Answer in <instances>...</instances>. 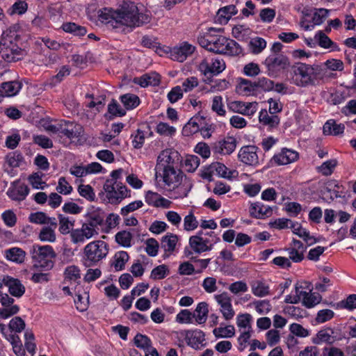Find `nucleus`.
Here are the masks:
<instances>
[{"instance_id":"nucleus-13","label":"nucleus","mask_w":356,"mask_h":356,"mask_svg":"<svg viewBox=\"0 0 356 356\" xmlns=\"http://www.w3.org/2000/svg\"><path fill=\"white\" fill-rule=\"evenodd\" d=\"M213 174L229 180L236 179L238 176L237 170L229 169L223 163L219 162L211 163L207 171L204 173L203 177L211 179Z\"/></svg>"},{"instance_id":"nucleus-8","label":"nucleus","mask_w":356,"mask_h":356,"mask_svg":"<svg viewBox=\"0 0 356 356\" xmlns=\"http://www.w3.org/2000/svg\"><path fill=\"white\" fill-rule=\"evenodd\" d=\"M103 189L108 202L112 204H119L131 196L130 189L122 183H115L113 180H106Z\"/></svg>"},{"instance_id":"nucleus-3","label":"nucleus","mask_w":356,"mask_h":356,"mask_svg":"<svg viewBox=\"0 0 356 356\" xmlns=\"http://www.w3.org/2000/svg\"><path fill=\"white\" fill-rule=\"evenodd\" d=\"M18 24L10 26L0 39V55L7 62H16L22 58V50L17 43Z\"/></svg>"},{"instance_id":"nucleus-55","label":"nucleus","mask_w":356,"mask_h":356,"mask_svg":"<svg viewBox=\"0 0 356 356\" xmlns=\"http://www.w3.org/2000/svg\"><path fill=\"white\" fill-rule=\"evenodd\" d=\"M22 161L23 156L17 152H10L6 156V163L12 168L19 167Z\"/></svg>"},{"instance_id":"nucleus-53","label":"nucleus","mask_w":356,"mask_h":356,"mask_svg":"<svg viewBox=\"0 0 356 356\" xmlns=\"http://www.w3.org/2000/svg\"><path fill=\"white\" fill-rule=\"evenodd\" d=\"M252 316L250 314H238L236 317V325L241 330H251Z\"/></svg>"},{"instance_id":"nucleus-15","label":"nucleus","mask_w":356,"mask_h":356,"mask_svg":"<svg viewBox=\"0 0 356 356\" xmlns=\"http://www.w3.org/2000/svg\"><path fill=\"white\" fill-rule=\"evenodd\" d=\"M195 46L187 41L179 42L172 47L171 59L179 63H183L195 51Z\"/></svg>"},{"instance_id":"nucleus-41","label":"nucleus","mask_w":356,"mask_h":356,"mask_svg":"<svg viewBox=\"0 0 356 356\" xmlns=\"http://www.w3.org/2000/svg\"><path fill=\"white\" fill-rule=\"evenodd\" d=\"M252 294L259 298L268 296L270 294L269 285L264 281L256 280L250 284Z\"/></svg>"},{"instance_id":"nucleus-22","label":"nucleus","mask_w":356,"mask_h":356,"mask_svg":"<svg viewBox=\"0 0 356 356\" xmlns=\"http://www.w3.org/2000/svg\"><path fill=\"white\" fill-rule=\"evenodd\" d=\"M29 193V188L28 186L17 180L12 183L6 194L13 200L22 201L25 200Z\"/></svg>"},{"instance_id":"nucleus-26","label":"nucleus","mask_w":356,"mask_h":356,"mask_svg":"<svg viewBox=\"0 0 356 356\" xmlns=\"http://www.w3.org/2000/svg\"><path fill=\"white\" fill-rule=\"evenodd\" d=\"M250 215L255 218L264 219L273 214V209L260 202L252 203L249 208Z\"/></svg>"},{"instance_id":"nucleus-5","label":"nucleus","mask_w":356,"mask_h":356,"mask_svg":"<svg viewBox=\"0 0 356 356\" xmlns=\"http://www.w3.org/2000/svg\"><path fill=\"white\" fill-rule=\"evenodd\" d=\"M162 178L163 181L170 188H178L179 192L177 195H175L174 198H183L187 196L189 188L188 184L186 183L182 184L183 172L179 170L172 168H165L162 169Z\"/></svg>"},{"instance_id":"nucleus-35","label":"nucleus","mask_w":356,"mask_h":356,"mask_svg":"<svg viewBox=\"0 0 356 356\" xmlns=\"http://www.w3.org/2000/svg\"><path fill=\"white\" fill-rule=\"evenodd\" d=\"M344 129L343 124L337 123L335 120L330 119L324 124L323 132L327 136H339L343 133Z\"/></svg>"},{"instance_id":"nucleus-17","label":"nucleus","mask_w":356,"mask_h":356,"mask_svg":"<svg viewBox=\"0 0 356 356\" xmlns=\"http://www.w3.org/2000/svg\"><path fill=\"white\" fill-rule=\"evenodd\" d=\"M227 107L233 113L252 117L258 109V103L257 102L232 101L227 104Z\"/></svg>"},{"instance_id":"nucleus-52","label":"nucleus","mask_w":356,"mask_h":356,"mask_svg":"<svg viewBox=\"0 0 356 356\" xmlns=\"http://www.w3.org/2000/svg\"><path fill=\"white\" fill-rule=\"evenodd\" d=\"M44 174L40 172L29 175L28 180L33 188L36 189H44L48 185L42 180Z\"/></svg>"},{"instance_id":"nucleus-18","label":"nucleus","mask_w":356,"mask_h":356,"mask_svg":"<svg viewBox=\"0 0 356 356\" xmlns=\"http://www.w3.org/2000/svg\"><path fill=\"white\" fill-rule=\"evenodd\" d=\"M258 147L254 145H247L242 147L238 154V159L243 163L257 166L259 165V159L257 154Z\"/></svg>"},{"instance_id":"nucleus-10","label":"nucleus","mask_w":356,"mask_h":356,"mask_svg":"<svg viewBox=\"0 0 356 356\" xmlns=\"http://www.w3.org/2000/svg\"><path fill=\"white\" fill-rule=\"evenodd\" d=\"M220 29L209 28L205 31H200L197 37L198 44L209 51L217 54V50L224 42V36L216 34Z\"/></svg>"},{"instance_id":"nucleus-45","label":"nucleus","mask_w":356,"mask_h":356,"mask_svg":"<svg viewBox=\"0 0 356 356\" xmlns=\"http://www.w3.org/2000/svg\"><path fill=\"white\" fill-rule=\"evenodd\" d=\"M28 3L23 0H17L10 8L7 9V14L9 16L22 15L28 10Z\"/></svg>"},{"instance_id":"nucleus-31","label":"nucleus","mask_w":356,"mask_h":356,"mask_svg":"<svg viewBox=\"0 0 356 356\" xmlns=\"http://www.w3.org/2000/svg\"><path fill=\"white\" fill-rule=\"evenodd\" d=\"M54 225L48 224L43 226L39 234L38 238L42 242L54 243L56 241V229L58 226L57 220L51 222Z\"/></svg>"},{"instance_id":"nucleus-12","label":"nucleus","mask_w":356,"mask_h":356,"mask_svg":"<svg viewBox=\"0 0 356 356\" xmlns=\"http://www.w3.org/2000/svg\"><path fill=\"white\" fill-rule=\"evenodd\" d=\"M179 338L186 340L188 346L194 349H200L205 346V335L200 330H181L177 332Z\"/></svg>"},{"instance_id":"nucleus-63","label":"nucleus","mask_w":356,"mask_h":356,"mask_svg":"<svg viewBox=\"0 0 356 356\" xmlns=\"http://www.w3.org/2000/svg\"><path fill=\"white\" fill-rule=\"evenodd\" d=\"M211 109L220 116H225L226 111L224 108L222 97L220 95L213 97L212 100Z\"/></svg>"},{"instance_id":"nucleus-40","label":"nucleus","mask_w":356,"mask_h":356,"mask_svg":"<svg viewBox=\"0 0 356 356\" xmlns=\"http://www.w3.org/2000/svg\"><path fill=\"white\" fill-rule=\"evenodd\" d=\"M177 242V236L168 233L165 236H163L161 247L165 254H171L175 250Z\"/></svg>"},{"instance_id":"nucleus-11","label":"nucleus","mask_w":356,"mask_h":356,"mask_svg":"<svg viewBox=\"0 0 356 356\" xmlns=\"http://www.w3.org/2000/svg\"><path fill=\"white\" fill-rule=\"evenodd\" d=\"M264 64L270 76H275L290 67L289 58L282 54H270L266 57Z\"/></svg>"},{"instance_id":"nucleus-38","label":"nucleus","mask_w":356,"mask_h":356,"mask_svg":"<svg viewBox=\"0 0 356 356\" xmlns=\"http://www.w3.org/2000/svg\"><path fill=\"white\" fill-rule=\"evenodd\" d=\"M4 256L7 260L16 264H22L26 257V252L22 248L14 247L4 251Z\"/></svg>"},{"instance_id":"nucleus-33","label":"nucleus","mask_w":356,"mask_h":356,"mask_svg":"<svg viewBox=\"0 0 356 356\" xmlns=\"http://www.w3.org/2000/svg\"><path fill=\"white\" fill-rule=\"evenodd\" d=\"M334 334V332L330 327L321 329L312 338V342L314 344H321L323 343H332L336 341V337Z\"/></svg>"},{"instance_id":"nucleus-9","label":"nucleus","mask_w":356,"mask_h":356,"mask_svg":"<svg viewBox=\"0 0 356 356\" xmlns=\"http://www.w3.org/2000/svg\"><path fill=\"white\" fill-rule=\"evenodd\" d=\"M226 65L223 59L213 56L204 57L197 66L198 70L204 74L207 83L211 82L210 77L217 76L225 70Z\"/></svg>"},{"instance_id":"nucleus-61","label":"nucleus","mask_w":356,"mask_h":356,"mask_svg":"<svg viewBox=\"0 0 356 356\" xmlns=\"http://www.w3.org/2000/svg\"><path fill=\"white\" fill-rule=\"evenodd\" d=\"M284 313L294 319H300L305 317L306 312L300 307L289 305L284 308Z\"/></svg>"},{"instance_id":"nucleus-27","label":"nucleus","mask_w":356,"mask_h":356,"mask_svg":"<svg viewBox=\"0 0 356 356\" xmlns=\"http://www.w3.org/2000/svg\"><path fill=\"white\" fill-rule=\"evenodd\" d=\"M220 49L217 50V54H227L229 56H238L242 53V48L234 40L224 36V42H222Z\"/></svg>"},{"instance_id":"nucleus-42","label":"nucleus","mask_w":356,"mask_h":356,"mask_svg":"<svg viewBox=\"0 0 356 356\" xmlns=\"http://www.w3.org/2000/svg\"><path fill=\"white\" fill-rule=\"evenodd\" d=\"M62 29L74 36L81 37L87 33V29L85 26L79 25L74 22H65L62 25Z\"/></svg>"},{"instance_id":"nucleus-14","label":"nucleus","mask_w":356,"mask_h":356,"mask_svg":"<svg viewBox=\"0 0 356 356\" xmlns=\"http://www.w3.org/2000/svg\"><path fill=\"white\" fill-rule=\"evenodd\" d=\"M299 159V153L292 149L286 147L275 153L270 159L272 165H284L297 161Z\"/></svg>"},{"instance_id":"nucleus-62","label":"nucleus","mask_w":356,"mask_h":356,"mask_svg":"<svg viewBox=\"0 0 356 356\" xmlns=\"http://www.w3.org/2000/svg\"><path fill=\"white\" fill-rule=\"evenodd\" d=\"M202 286L207 293H213L218 290L217 280L214 277H207L202 281Z\"/></svg>"},{"instance_id":"nucleus-23","label":"nucleus","mask_w":356,"mask_h":356,"mask_svg":"<svg viewBox=\"0 0 356 356\" xmlns=\"http://www.w3.org/2000/svg\"><path fill=\"white\" fill-rule=\"evenodd\" d=\"M236 147V140L233 136H227L216 142L213 146L214 154H230Z\"/></svg>"},{"instance_id":"nucleus-49","label":"nucleus","mask_w":356,"mask_h":356,"mask_svg":"<svg viewBox=\"0 0 356 356\" xmlns=\"http://www.w3.org/2000/svg\"><path fill=\"white\" fill-rule=\"evenodd\" d=\"M115 10L103 8L99 11V19L104 23L108 24L113 29L114 22H115Z\"/></svg>"},{"instance_id":"nucleus-4","label":"nucleus","mask_w":356,"mask_h":356,"mask_svg":"<svg viewBox=\"0 0 356 356\" xmlns=\"http://www.w3.org/2000/svg\"><path fill=\"white\" fill-rule=\"evenodd\" d=\"M31 254L35 267L44 270L54 267L56 253L51 245H33Z\"/></svg>"},{"instance_id":"nucleus-56","label":"nucleus","mask_w":356,"mask_h":356,"mask_svg":"<svg viewBox=\"0 0 356 356\" xmlns=\"http://www.w3.org/2000/svg\"><path fill=\"white\" fill-rule=\"evenodd\" d=\"M199 222L194 215L193 211H191L184 218V229L186 231L191 232L197 228Z\"/></svg>"},{"instance_id":"nucleus-48","label":"nucleus","mask_w":356,"mask_h":356,"mask_svg":"<svg viewBox=\"0 0 356 356\" xmlns=\"http://www.w3.org/2000/svg\"><path fill=\"white\" fill-rule=\"evenodd\" d=\"M115 241L119 245L129 248L131 246L133 234L130 231L123 230L118 232L115 236Z\"/></svg>"},{"instance_id":"nucleus-34","label":"nucleus","mask_w":356,"mask_h":356,"mask_svg":"<svg viewBox=\"0 0 356 356\" xmlns=\"http://www.w3.org/2000/svg\"><path fill=\"white\" fill-rule=\"evenodd\" d=\"M104 221V213L99 209H92L86 215V222L90 224L99 231V227Z\"/></svg>"},{"instance_id":"nucleus-46","label":"nucleus","mask_w":356,"mask_h":356,"mask_svg":"<svg viewBox=\"0 0 356 356\" xmlns=\"http://www.w3.org/2000/svg\"><path fill=\"white\" fill-rule=\"evenodd\" d=\"M129 254L125 251H120L115 254L112 262V266L116 271L122 270L125 266V264L129 260Z\"/></svg>"},{"instance_id":"nucleus-57","label":"nucleus","mask_w":356,"mask_h":356,"mask_svg":"<svg viewBox=\"0 0 356 356\" xmlns=\"http://www.w3.org/2000/svg\"><path fill=\"white\" fill-rule=\"evenodd\" d=\"M213 334L217 338H229L235 334V328L233 325L219 327L213 330Z\"/></svg>"},{"instance_id":"nucleus-54","label":"nucleus","mask_w":356,"mask_h":356,"mask_svg":"<svg viewBox=\"0 0 356 356\" xmlns=\"http://www.w3.org/2000/svg\"><path fill=\"white\" fill-rule=\"evenodd\" d=\"M337 165V161L336 159H330L323 162L321 165L318 166L317 171L324 176H329L332 174Z\"/></svg>"},{"instance_id":"nucleus-43","label":"nucleus","mask_w":356,"mask_h":356,"mask_svg":"<svg viewBox=\"0 0 356 356\" xmlns=\"http://www.w3.org/2000/svg\"><path fill=\"white\" fill-rule=\"evenodd\" d=\"M304 289L305 286L302 285V283H297L295 286V294L286 296L284 302L286 303L296 304L300 300H302L307 292L305 291Z\"/></svg>"},{"instance_id":"nucleus-58","label":"nucleus","mask_w":356,"mask_h":356,"mask_svg":"<svg viewBox=\"0 0 356 356\" xmlns=\"http://www.w3.org/2000/svg\"><path fill=\"white\" fill-rule=\"evenodd\" d=\"M131 138H132L131 144L133 147L135 149H140L145 143V133L144 131L138 129L131 134Z\"/></svg>"},{"instance_id":"nucleus-16","label":"nucleus","mask_w":356,"mask_h":356,"mask_svg":"<svg viewBox=\"0 0 356 356\" xmlns=\"http://www.w3.org/2000/svg\"><path fill=\"white\" fill-rule=\"evenodd\" d=\"M214 299L220 306V312L226 321L232 319L235 315V312L232 305V299L229 295L224 291L220 294L214 296Z\"/></svg>"},{"instance_id":"nucleus-51","label":"nucleus","mask_w":356,"mask_h":356,"mask_svg":"<svg viewBox=\"0 0 356 356\" xmlns=\"http://www.w3.org/2000/svg\"><path fill=\"white\" fill-rule=\"evenodd\" d=\"M266 47V41L260 37L252 38L249 42L250 51L254 54H260Z\"/></svg>"},{"instance_id":"nucleus-30","label":"nucleus","mask_w":356,"mask_h":356,"mask_svg":"<svg viewBox=\"0 0 356 356\" xmlns=\"http://www.w3.org/2000/svg\"><path fill=\"white\" fill-rule=\"evenodd\" d=\"M236 92L242 96H251L257 92L256 81L241 78L236 88Z\"/></svg>"},{"instance_id":"nucleus-21","label":"nucleus","mask_w":356,"mask_h":356,"mask_svg":"<svg viewBox=\"0 0 356 356\" xmlns=\"http://www.w3.org/2000/svg\"><path fill=\"white\" fill-rule=\"evenodd\" d=\"M176 160H179V153L176 150L173 149H163L157 157L156 167L160 169L172 168Z\"/></svg>"},{"instance_id":"nucleus-24","label":"nucleus","mask_w":356,"mask_h":356,"mask_svg":"<svg viewBox=\"0 0 356 356\" xmlns=\"http://www.w3.org/2000/svg\"><path fill=\"white\" fill-rule=\"evenodd\" d=\"M145 202L152 207L156 208L168 209L171 207L172 202L163 197L159 193L147 191L145 195Z\"/></svg>"},{"instance_id":"nucleus-6","label":"nucleus","mask_w":356,"mask_h":356,"mask_svg":"<svg viewBox=\"0 0 356 356\" xmlns=\"http://www.w3.org/2000/svg\"><path fill=\"white\" fill-rule=\"evenodd\" d=\"M108 250L109 246L104 241L96 240L90 242L83 248L86 265L88 266L97 265L106 257Z\"/></svg>"},{"instance_id":"nucleus-36","label":"nucleus","mask_w":356,"mask_h":356,"mask_svg":"<svg viewBox=\"0 0 356 356\" xmlns=\"http://www.w3.org/2000/svg\"><path fill=\"white\" fill-rule=\"evenodd\" d=\"M75 222L73 217L58 214L57 222L60 233L63 235L68 234L74 229Z\"/></svg>"},{"instance_id":"nucleus-50","label":"nucleus","mask_w":356,"mask_h":356,"mask_svg":"<svg viewBox=\"0 0 356 356\" xmlns=\"http://www.w3.org/2000/svg\"><path fill=\"white\" fill-rule=\"evenodd\" d=\"M322 300L321 296L318 293H312L309 289L303 298L302 302L307 308H312L321 302Z\"/></svg>"},{"instance_id":"nucleus-29","label":"nucleus","mask_w":356,"mask_h":356,"mask_svg":"<svg viewBox=\"0 0 356 356\" xmlns=\"http://www.w3.org/2000/svg\"><path fill=\"white\" fill-rule=\"evenodd\" d=\"M259 122L268 129L277 128L280 119L277 115L270 113L266 109H261L259 113Z\"/></svg>"},{"instance_id":"nucleus-39","label":"nucleus","mask_w":356,"mask_h":356,"mask_svg":"<svg viewBox=\"0 0 356 356\" xmlns=\"http://www.w3.org/2000/svg\"><path fill=\"white\" fill-rule=\"evenodd\" d=\"M208 314V304L205 302H201L197 304L195 311L192 313L193 319H195L197 324H204L207 320Z\"/></svg>"},{"instance_id":"nucleus-47","label":"nucleus","mask_w":356,"mask_h":356,"mask_svg":"<svg viewBox=\"0 0 356 356\" xmlns=\"http://www.w3.org/2000/svg\"><path fill=\"white\" fill-rule=\"evenodd\" d=\"M121 102L127 110L137 107L140 104L139 97L134 94L127 93L120 97Z\"/></svg>"},{"instance_id":"nucleus-64","label":"nucleus","mask_w":356,"mask_h":356,"mask_svg":"<svg viewBox=\"0 0 356 356\" xmlns=\"http://www.w3.org/2000/svg\"><path fill=\"white\" fill-rule=\"evenodd\" d=\"M78 192L81 197L89 201H94L95 199L94 190L90 185L81 184L78 187Z\"/></svg>"},{"instance_id":"nucleus-25","label":"nucleus","mask_w":356,"mask_h":356,"mask_svg":"<svg viewBox=\"0 0 356 356\" xmlns=\"http://www.w3.org/2000/svg\"><path fill=\"white\" fill-rule=\"evenodd\" d=\"M305 250L306 248L303 243L296 239H293L290 246L286 249L289 259L295 263H299L303 260Z\"/></svg>"},{"instance_id":"nucleus-20","label":"nucleus","mask_w":356,"mask_h":356,"mask_svg":"<svg viewBox=\"0 0 356 356\" xmlns=\"http://www.w3.org/2000/svg\"><path fill=\"white\" fill-rule=\"evenodd\" d=\"M3 286H6L10 294L15 298H21L25 293V286L22 282L8 275L3 276L2 278L0 288Z\"/></svg>"},{"instance_id":"nucleus-60","label":"nucleus","mask_w":356,"mask_h":356,"mask_svg":"<svg viewBox=\"0 0 356 356\" xmlns=\"http://www.w3.org/2000/svg\"><path fill=\"white\" fill-rule=\"evenodd\" d=\"M134 341L136 347L144 350H147L151 348L152 341L146 335L137 334L135 336Z\"/></svg>"},{"instance_id":"nucleus-32","label":"nucleus","mask_w":356,"mask_h":356,"mask_svg":"<svg viewBox=\"0 0 356 356\" xmlns=\"http://www.w3.org/2000/svg\"><path fill=\"white\" fill-rule=\"evenodd\" d=\"M204 124L205 118L200 115H196L185 124L183 131L186 136L193 135L197 133Z\"/></svg>"},{"instance_id":"nucleus-7","label":"nucleus","mask_w":356,"mask_h":356,"mask_svg":"<svg viewBox=\"0 0 356 356\" xmlns=\"http://www.w3.org/2000/svg\"><path fill=\"white\" fill-rule=\"evenodd\" d=\"M220 238L214 232L199 231L189 238L191 249L197 254L210 251L215 244L220 241Z\"/></svg>"},{"instance_id":"nucleus-1","label":"nucleus","mask_w":356,"mask_h":356,"mask_svg":"<svg viewBox=\"0 0 356 356\" xmlns=\"http://www.w3.org/2000/svg\"><path fill=\"white\" fill-rule=\"evenodd\" d=\"M113 29L124 33H131L136 28L143 26L151 21V16L142 13L132 1H124L115 10Z\"/></svg>"},{"instance_id":"nucleus-28","label":"nucleus","mask_w":356,"mask_h":356,"mask_svg":"<svg viewBox=\"0 0 356 356\" xmlns=\"http://www.w3.org/2000/svg\"><path fill=\"white\" fill-rule=\"evenodd\" d=\"M134 83L139 85L140 87L145 88L149 86H157L161 83V76L155 72L146 73L141 76L135 77Z\"/></svg>"},{"instance_id":"nucleus-44","label":"nucleus","mask_w":356,"mask_h":356,"mask_svg":"<svg viewBox=\"0 0 356 356\" xmlns=\"http://www.w3.org/2000/svg\"><path fill=\"white\" fill-rule=\"evenodd\" d=\"M55 220V218L49 217L45 213L41 211L31 213L29 216V220L31 222L38 225H47L50 224L54 225V223L51 222Z\"/></svg>"},{"instance_id":"nucleus-2","label":"nucleus","mask_w":356,"mask_h":356,"mask_svg":"<svg viewBox=\"0 0 356 356\" xmlns=\"http://www.w3.org/2000/svg\"><path fill=\"white\" fill-rule=\"evenodd\" d=\"M322 67L318 65L296 63L291 67V79L298 87L315 86L321 77Z\"/></svg>"},{"instance_id":"nucleus-19","label":"nucleus","mask_w":356,"mask_h":356,"mask_svg":"<svg viewBox=\"0 0 356 356\" xmlns=\"http://www.w3.org/2000/svg\"><path fill=\"white\" fill-rule=\"evenodd\" d=\"M83 133V128L81 124L71 121H60V135L72 140L79 138Z\"/></svg>"},{"instance_id":"nucleus-59","label":"nucleus","mask_w":356,"mask_h":356,"mask_svg":"<svg viewBox=\"0 0 356 356\" xmlns=\"http://www.w3.org/2000/svg\"><path fill=\"white\" fill-rule=\"evenodd\" d=\"M257 312L261 315L268 314L272 309L271 304L268 300H259L253 302Z\"/></svg>"},{"instance_id":"nucleus-37","label":"nucleus","mask_w":356,"mask_h":356,"mask_svg":"<svg viewBox=\"0 0 356 356\" xmlns=\"http://www.w3.org/2000/svg\"><path fill=\"white\" fill-rule=\"evenodd\" d=\"M237 12L238 10L234 5L225 6L218 10L215 20L220 24H225Z\"/></svg>"}]
</instances>
